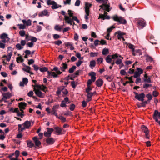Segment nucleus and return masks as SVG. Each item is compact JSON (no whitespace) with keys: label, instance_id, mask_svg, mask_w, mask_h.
I'll use <instances>...</instances> for the list:
<instances>
[{"label":"nucleus","instance_id":"22","mask_svg":"<svg viewBox=\"0 0 160 160\" xmlns=\"http://www.w3.org/2000/svg\"><path fill=\"white\" fill-rule=\"evenodd\" d=\"M54 140L52 138H49L46 139V142L48 144L51 145L53 144L54 142Z\"/></svg>","mask_w":160,"mask_h":160},{"label":"nucleus","instance_id":"47","mask_svg":"<svg viewBox=\"0 0 160 160\" xmlns=\"http://www.w3.org/2000/svg\"><path fill=\"white\" fill-rule=\"evenodd\" d=\"M18 26H19V28L20 29H24L26 28L25 25L24 24H18Z\"/></svg>","mask_w":160,"mask_h":160},{"label":"nucleus","instance_id":"42","mask_svg":"<svg viewBox=\"0 0 160 160\" xmlns=\"http://www.w3.org/2000/svg\"><path fill=\"white\" fill-rule=\"evenodd\" d=\"M144 58L146 60H152L153 58L151 56L148 55H146L144 56Z\"/></svg>","mask_w":160,"mask_h":160},{"label":"nucleus","instance_id":"54","mask_svg":"<svg viewBox=\"0 0 160 160\" xmlns=\"http://www.w3.org/2000/svg\"><path fill=\"white\" fill-rule=\"evenodd\" d=\"M56 112V110H54V109H52L51 113L52 114L55 115L57 118H58V116Z\"/></svg>","mask_w":160,"mask_h":160},{"label":"nucleus","instance_id":"34","mask_svg":"<svg viewBox=\"0 0 160 160\" xmlns=\"http://www.w3.org/2000/svg\"><path fill=\"white\" fill-rule=\"evenodd\" d=\"M62 92L63 94V97H65L68 94V92L66 89H65V87L64 86V88L62 90Z\"/></svg>","mask_w":160,"mask_h":160},{"label":"nucleus","instance_id":"48","mask_svg":"<svg viewBox=\"0 0 160 160\" xmlns=\"http://www.w3.org/2000/svg\"><path fill=\"white\" fill-rule=\"evenodd\" d=\"M146 96L148 98V100H149V101H150L152 99V97L150 93H148L147 94Z\"/></svg>","mask_w":160,"mask_h":160},{"label":"nucleus","instance_id":"62","mask_svg":"<svg viewBox=\"0 0 160 160\" xmlns=\"http://www.w3.org/2000/svg\"><path fill=\"white\" fill-rule=\"evenodd\" d=\"M37 39L35 38V37H32V38H31V42H32V43H34V42H37Z\"/></svg>","mask_w":160,"mask_h":160},{"label":"nucleus","instance_id":"26","mask_svg":"<svg viewBox=\"0 0 160 160\" xmlns=\"http://www.w3.org/2000/svg\"><path fill=\"white\" fill-rule=\"evenodd\" d=\"M27 147L29 148H32L34 146V144L31 140H28L27 141Z\"/></svg>","mask_w":160,"mask_h":160},{"label":"nucleus","instance_id":"39","mask_svg":"<svg viewBox=\"0 0 160 160\" xmlns=\"http://www.w3.org/2000/svg\"><path fill=\"white\" fill-rule=\"evenodd\" d=\"M104 77L109 82H111L112 80L111 76L106 75L104 76Z\"/></svg>","mask_w":160,"mask_h":160},{"label":"nucleus","instance_id":"50","mask_svg":"<svg viewBox=\"0 0 160 160\" xmlns=\"http://www.w3.org/2000/svg\"><path fill=\"white\" fill-rule=\"evenodd\" d=\"M55 1L51 0H47V3L48 5H52L54 3Z\"/></svg>","mask_w":160,"mask_h":160},{"label":"nucleus","instance_id":"6","mask_svg":"<svg viewBox=\"0 0 160 160\" xmlns=\"http://www.w3.org/2000/svg\"><path fill=\"white\" fill-rule=\"evenodd\" d=\"M141 128L142 131L145 134V138L147 139H150V136L149 134V131L148 128L144 125H142Z\"/></svg>","mask_w":160,"mask_h":160},{"label":"nucleus","instance_id":"2","mask_svg":"<svg viewBox=\"0 0 160 160\" xmlns=\"http://www.w3.org/2000/svg\"><path fill=\"white\" fill-rule=\"evenodd\" d=\"M65 21L66 23L70 25H72V22L74 21H76L78 23H79L80 22L79 20L78 19L77 17L74 16H73L71 18L69 17L68 16H65Z\"/></svg>","mask_w":160,"mask_h":160},{"label":"nucleus","instance_id":"15","mask_svg":"<svg viewBox=\"0 0 160 160\" xmlns=\"http://www.w3.org/2000/svg\"><path fill=\"white\" fill-rule=\"evenodd\" d=\"M44 16H49L48 11L47 10H44L38 13V16L39 17H42Z\"/></svg>","mask_w":160,"mask_h":160},{"label":"nucleus","instance_id":"1","mask_svg":"<svg viewBox=\"0 0 160 160\" xmlns=\"http://www.w3.org/2000/svg\"><path fill=\"white\" fill-rule=\"evenodd\" d=\"M112 18L114 21L118 22L119 24H125L127 23L126 20L123 17L118 16L117 15L113 16Z\"/></svg>","mask_w":160,"mask_h":160},{"label":"nucleus","instance_id":"36","mask_svg":"<svg viewBox=\"0 0 160 160\" xmlns=\"http://www.w3.org/2000/svg\"><path fill=\"white\" fill-rule=\"evenodd\" d=\"M76 68V67L75 66H73L71 68H70L68 72L70 73H73L75 69Z\"/></svg>","mask_w":160,"mask_h":160},{"label":"nucleus","instance_id":"28","mask_svg":"<svg viewBox=\"0 0 160 160\" xmlns=\"http://www.w3.org/2000/svg\"><path fill=\"white\" fill-rule=\"evenodd\" d=\"M0 38L1 39H7L8 41H9L10 39L8 37V35L5 33H3L0 36Z\"/></svg>","mask_w":160,"mask_h":160},{"label":"nucleus","instance_id":"53","mask_svg":"<svg viewBox=\"0 0 160 160\" xmlns=\"http://www.w3.org/2000/svg\"><path fill=\"white\" fill-rule=\"evenodd\" d=\"M86 93H87L86 95L87 98H92V97L93 95V93H92V92H88Z\"/></svg>","mask_w":160,"mask_h":160},{"label":"nucleus","instance_id":"12","mask_svg":"<svg viewBox=\"0 0 160 160\" xmlns=\"http://www.w3.org/2000/svg\"><path fill=\"white\" fill-rule=\"evenodd\" d=\"M34 90L35 91V94L38 97L41 98H43L45 96V94L39 90L36 89L35 87H34Z\"/></svg>","mask_w":160,"mask_h":160},{"label":"nucleus","instance_id":"11","mask_svg":"<svg viewBox=\"0 0 160 160\" xmlns=\"http://www.w3.org/2000/svg\"><path fill=\"white\" fill-rule=\"evenodd\" d=\"M34 123V122L32 121H26L22 125L27 129H28L31 126H32Z\"/></svg>","mask_w":160,"mask_h":160},{"label":"nucleus","instance_id":"5","mask_svg":"<svg viewBox=\"0 0 160 160\" xmlns=\"http://www.w3.org/2000/svg\"><path fill=\"white\" fill-rule=\"evenodd\" d=\"M135 94V98L138 100L142 101L144 100V98H145L146 95L143 93H142L140 94H138V93L136 92H133Z\"/></svg>","mask_w":160,"mask_h":160},{"label":"nucleus","instance_id":"38","mask_svg":"<svg viewBox=\"0 0 160 160\" xmlns=\"http://www.w3.org/2000/svg\"><path fill=\"white\" fill-rule=\"evenodd\" d=\"M96 1L99 3H102V4H107L108 2V0H95Z\"/></svg>","mask_w":160,"mask_h":160},{"label":"nucleus","instance_id":"61","mask_svg":"<svg viewBox=\"0 0 160 160\" xmlns=\"http://www.w3.org/2000/svg\"><path fill=\"white\" fill-rule=\"evenodd\" d=\"M87 102L85 100L83 101L82 102V106L83 108H85L87 105Z\"/></svg>","mask_w":160,"mask_h":160},{"label":"nucleus","instance_id":"4","mask_svg":"<svg viewBox=\"0 0 160 160\" xmlns=\"http://www.w3.org/2000/svg\"><path fill=\"white\" fill-rule=\"evenodd\" d=\"M99 7L100 8L99 10L102 9L103 11H107L108 12H109L112 9V8L110 7V4L108 3L107 4H102Z\"/></svg>","mask_w":160,"mask_h":160},{"label":"nucleus","instance_id":"30","mask_svg":"<svg viewBox=\"0 0 160 160\" xmlns=\"http://www.w3.org/2000/svg\"><path fill=\"white\" fill-rule=\"evenodd\" d=\"M109 53V50L106 48H104L102 51V53L103 55H107Z\"/></svg>","mask_w":160,"mask_h":160},{"label":"nucleus","instance_id":"59","mask_svg":"<svg viewBox=\"0 0 160 160\" xmlns=\"http://www.w3.org/2000/svg\"><path fill=\"white\" fill-rule=\"evenodd\" d=\"M65 102L66 103H69V100L68 98V97H65L64 98V100L62 101V102Z\"/></svg>","mask_w":160,"mask_h":160},{"label":"nucleus","instance_id":"55","mask_svg":"<svg viewBox=\"0 0 160 160\" xmlns=\"http://www.w3.org/2000/svg\"><path fill=\"white\" fill-rule=\"evenodd\" d=\"M137 105L138 108H140L141 107H145L144 104L142 102L141 103H140L139 102L137 103Z\"/></svg>","mask_w":160,"mask_h":160},{"label":"nucleus","instance_id":"37","mask_svg":"<svg viewBox=\"0 0 160 160\" xmlns=\"http://www.w3.org/2000/svg\"><path fill=\"white\" fill-rule=\"evenodd\" d=\"M90 12V11H85V19L86 20L88 19L89 18L88 16L89 15Z\"/></svg>","mask_w":160,"mask_h":160},{"label":"nucleus","instance_id":"40","mask_svg":"<svg viewBox=\"0 0 160 160\" xmlns=\"http://www.w3.org/2000/svg\"><path fill=\"white\" fill-rule=\"evenodd\" d=\"M52 70L55 71L56 73L58 74H59V75L61 74L62 73L59 70H58V68L56 67H54Z\"/></svg>","mask_w":160,"mask_h":160},{"label":"nucleus","instance_id":"63","mask_svg":"<svg viewBox=\"0 0 160 160\" xmlns=\"http://www.w3.org/2000/svg\"><path fill=\"white\" fill-rule=\"evenodd\" d=\"M54 43L55 44L59 46L62 43V42L60 40H58L57 41L54 42Z\"/></svg>","mask_w":160,"mask_h":160},{"label":"nucleus","instance_id":"24","mask_svg":"<svg viewBox=\"0 0 160 160\" xmlns=\"http://www.w3.org/2000/svg\"><path fill=\"white\" fill-rule=\"evenodd\" d=\"M47 73L48 75L50 76V75H51V76H52L53 78H56L58 77V74L57 73H56L54 72H49V71H48Z\"/></svg>","mask_w":160,"mask_h":160},{"label":"nucleus","instance_id":"32","mask_svg":"<svg viewBox=\"0 0 160 160\" xmlns=\"http://www.w3.org/2000/svg\"><path fill=\"white\" fill-rule=\"evenodd\" d=\"M96 65V62L95 61H91L90 62L89 66L92 69Z\"/></svg>","mask_w":160,"mask_h":160},{"label":"nucleus","instance_id":"29","mask_svg":"<svg viewBox=\"0 0 160 160\" xmlns=\"http://www.w3.org/2000/svg\"><path fill=\"white\" fill-rule=\"evenodd\" d=\"M68 68L67 64L65 63H63L62 64V67H61V70L62 71H65V70Z\"/></svg>","mask_w":160,"mask_h":160},{"label":"nucleus","instance_id":"31","mask_svg":"<svg viewBox=\"0 0 160 160\" xmlns=\"http://www.w3.org/2000/svg\"><path fill=\"white\" fill-rule=\"evenodd\" d=\"M62 28V26H60L59 25H56L54 29L58 31H61Z\"/></svg>","mask_w":160,"mask_h":160},{"label":"nucleus","instance_id":"7","mask_svg":"<svg viewBox=\"0 0 160 160\" xmlns=\"http://www.w3.org/2000/svg\"><path fill=\"white\" fill-rule=\"evenodd\" d=\"M2 98L0 100V102H2L3 101L6 102V100L10 98L12 96V94L10 92H6L2 94Z\"/></svg>","mask_w":160,"mask_h":160},{"label":"nucleus","instance_id":"20","mask_svg":"<svg viewBox=\"0 0 160 160\" xmlns=\"http://www.w3.org/2000/svg\"><path fill=\"white\" fill-rule=\"evenodd\" d=\"M22 22H23V24L26 26H30L31 25V20L30 19H28L27 21L23 19L22 20Z\"/></svg>","mask_w":160,"mask_h":160},{"label":"nucleus","instance_id":"44","mask_svg":"<svg viewBox=\"0 0 160 160\" xmlns=\"http://www.w3.org/2000/svg\"><path fill=\"white\" fill-rule=\"evenodd\" d=\"M39 70L42 72H44L46 71H48V68H47L44 67L40 68L39 69Z\"/></svg>","mask_w":160,"mask_h":160},{"label":"nucleus","instance_id":"14","mask_svg":"<svg viewBox=\"0 0 160 160\" xmlns=\"http://www.w3.org/2000/svg\"><path fill=\"white\" fill-rule=\"evenodd\" d=\"M36 147H39L41 144V142L38 139V137H34L32 138Z\"/></svg>","mask_w":160,"mask_h":160},{"label":"nucleus","instance_id":"46","mask_svg":"<svg viewBox=\"0 0 160 160\" xmlns=\"http://www.w3.org/2000/svg\"><path fill=\"white\" fill-rule=\"evenodd\" d=\"M16 47L18 50H21L23 48V47L19 43L17 44L16 45Z\"/></svg>","mask_w":160,"mask_h":160},{"label":"nucleus","instance_id":"49","mask_svg":"<svg viewBox=\"0 0 160 160\" xmlns=\"http://www.w3.org/2000/svg\"><path fill=\"white\" fill-rule=\"evenodd\" d=\"M152 86L151 84H149L148 83H145L143 84V88H144L146 89L147 88L151 87Z\"/></svg>","mask_w":160,"mask_h":160},{"label":"nucleus","instance_id":"21","mask_svg":"<svg viewBox=\"0 0 160 160\" xmlns=\"http://www.w3.org/2000/svg\"><path fill=\"white\" fill-rule=\"evenodd\" d=\"M27 104L25 102H21L19 103V107L20 109H25Z\"/></svg>","mask_w":160,"mask_h":160},{"label":"nucleus","instance_id":"3","mask_svg":"<svg viewBox=\"0 0 160 160\" xmlns=\"http://www.w3.org/2000/svg\"><path fill=\"white\" fill-rule=\"evenodd\" d=\"M118 58L117 60H122L123 58L120 55L116 53L114 54L108 55L106 58V60H112V59H117L118 58Z\"/></svg>","mask_w":160,"mask_h":160},{"label":"nucleus","instance_id":"64","mask_svg":"<svg viewBox=\"0 0 160 160\" xmlns=\"http://www.w3.org/2000/svg\"><path fill=\"white\" fill-rule=\"evenodd\" d=\"M44 135L46 137L49 138L51 136V134L47 132H44Z\"/></svg>","mask_w":160,"mask_h":160},{"label":"nucleus","instance_id":"45","mask_svg":"<svg viewBox=\"0 0 160 160\" xmlns=\"http://www.w3.org/2000/svg\"><path fill=\"white\" fill-rule=\"evenodd\" d=\"M98 19H102V20H104L105 19H110V17L108 15H105L102 18H99V17Z\"/></svg>","mask_w":160,"mask_h":160},{"label":"nucleus","instance_id":"13","mask_svg":"<svg viewBox=\"0 0 160 160\" xmlns=\"http://www.w3.org/2000/svg\"><path fill=\"white\" fill-rule=\"evenodd\" d=\"M153 118L156 122H158V118H160V112H158V110H155L153 115Z\"/></svg>","mask_w":160,"mask_h":160},{"label":"nucleus","instance_id":"8","mask_svg":"<svg viewBox=\"0 0 160 160\" xmlns=\"http://www.w3.org/2000/svg\"><path fill=\"white\" fill-rule=\"evenodd\" d=\"M12 49L11 47H9L8 48V54L7 55H4L2 57V58H6V60H10L11 57L12 55Z\"/></svg>","mask_w":160,"mask_h":160},{"label":"nucleus","instance_id":"9","mask_svg":"<svg viewBox=\"0 0 160 160\" xmlns=\"http://www.w3.org/2000/svg\"><path fill=\"white\" fill-rule=\"evenodd\" d=\"M137 25L140 28H142L146 26V22L144 19L140 18L137 20Z\"/></svg>","mask_w":160,"mask_h":160},{"label":"nucleus","instance_id":"51","mask_svg":"<svg viewBox=\"0 0 160 160\" xmlns=\"http://www.w3.org/2000/svg\"><path fill=\"white\" fill-rule=\"evenodd\" d=\"M159 95V93L156 90L153 91L152 92V95L155 97H157Z\"/></svg>","mask_w":160,"mask_h":160},{"label":"nucleus","instance_id":"52","mask_svg":"<svg viewBox=\"0 0 160 160\" xmlns=\"http://www.w3.org/2000/svg\"><path fill=\"white\" fill-rule=\"evenodd\" d=\"M107 12H107V11H104V14H100L99 16V18H102L105 15H107Z\"/></svg>","mask_w":160,"mask_h":160},{"label":"nucleus","instance_id":"60","mask_svg":"<svg viewBox=\"0 0 160 160\" xmlns=\"http://www.w3.org/2000/svg\"><path fill=\"white\" fill-rule=\"evenodd\" d=\"M140 75L139 74L137 71H136L134 73L133 77L135 78H137L138 77H139Z\"/></svg>","mask_w":160,"mask_h":160},{"label":"nucleus","instance_id":"41","mask_svg":"<svg viewBox=\"0 0 160 160\" xmlns=\"http://www.w3.org/2000/svg\"><path fill=\"white\" fill-rule=\"evenodd\" d=\"M25 31L24 30H21L19 32V35L22 37H23L24 36H25Z\"/></svg>","mask_w":160,"mask_h":160},{"label":"nucleus","instance_id":"43","mask_svg":"<svg viewBox=\"0 0 160 160\" xmlns=\"http://www.w3.org/2000/svg\"><path fill=\"white\" fill-rule=\"evenodd\" d=\"M32 37V36L29 35L28 34H27L25 35V39L27 41L31 40Z\"/></svg>","mask_w":160,"mask_h":160},{"label":"nucleus","instance_id":"57","mask_svg":"<svg viewBox=\"0 0 160 160\" xmlns=\"http://www.w3.org/2000/svg\"><path fill=\"white\" fill-rule=\"evenodd\" d=\"M92 89V88L90 85H87V88L86 89V92H90Z\"/></svg>","mask_w":160,"mask_h":160},{"label":"nucleus","instance_id":"19","mask_svg":"<svg viewBox=\"0 0 160 160\" xmlns=\"http://www.w3.org/2000/svg\"><path fill=\"white\" fill-rule=\"evenodd\" d=\"M89 75L91 76V79L93 82H94L96 79V73L94 72H92L89 73Z\"/></svg>","mask_w":160,"mask_h":160},{"label":"nucleus","instance_id":"58","mask_svg":"<svg viewBox=\"0 0 160 160\" xmlns=\"http://www.w3.org/2000/svg\"><path fill=\"white\" fill-rule=\"evenodd\" d=\"M137 70L138 71L137 72L140 75L143 72V70L142 69L139 68H137Z\"/></svg>","mask_w":160,"mask_h":160},{"label":"nucleus","instance_id":"25","mask_svg":"<svg viewBox=\"0 0 160 160\" xmlns=\"http://www.w3.org/2000/svg\"><path fill=\"white\" fill-rule=\"evenodd\" d=\"M55 129L56 130V132L57 133L58 135H60L62 134V129L61 128L56 127L55 128Z\"/></svg>","mask_w":160,"mask_h":160},{"label":"nucleus","instance_id":"27","mask_svg":"<svg viewBox=\"0 0 160 160\" xmlns=\"http://www.w3.org/2000/svg\"><path fill=\"white\" fill-rule=\"evenodd\" d=\"M64 86H61L58 88V90L56 92V93L58 95H60L62 89H63Z\"/></svg>","mask_w":160,"mask_h":160},{"label":"nucleus","instance_id":"17","mask_svg":"<svg viewBox=\"0 0 160 160\" xmlns=\"http://www.w3.org/2000/svg\"><path fill=\"white\" fill-rule=\"evenodd\" d=\"M65 45L68 48H69L71 50H73L74 49V48L73 46V44L72 42H66L65 43Z\"/></svg>","mask_w":160,"mask_h":160},{"label":"nucleus","instance_id":"23","mask_svg":"<svg viewBox=\"0 0 160 160\" xmlns=\"http://www.w3.org/2000/svg\"><path fill=\"white\" fill-rule=\"evenodd\" d=\"M92 4L88 2L85 3V10L90 11V8L92 7Z\"/></svg>","mask_w":160,"mask_h":160},{"label":"nucleus","instance_id":"35","mask_svg":"<svg viewBox=\"0 0 160 160\" xmlns=\"http://www.w3.org/2000/svg\"><path fill=\"white\" fill-rule=\"evenodd\" d=\"M52 9H56L58 8L59 7H61V6L58 5L57 3L55 2L52 5Z\"/></svg>","mask_w":160,"mask_h":160},{"label":"nucleus","instance_id":"16","mask_svg":"<svg viewBox=\"0 0 160 160\" xmlns=\"http://www.w3.org/2000/svg\"><path fill=\"white\" fill-rule=\"evenodd\" d=\"M116 33L118 34L117 38L119 40H121L122 39L123 41H125V39L123 36L124 34L122 32L118 31L116 32Z\"/></svg>","mask_w":160,"mask_h":160},{"label":"nucleus","instance_id":"33","mask_svg":"<svg viewBox=\"0 0 160 160\" xmlns=\"http://www.w3.org/2000/svg\"><path fill=\"white\" fill-rule=\"evenodd\" d=\"M18 126L19 132H21L26 129L24 127H22V125L21 124H18Z\"/></svg>","mask_w":160,"mask_h":160},{"label":"nucleus","instance_id":"18","mask_svg":"<svg viewBox=\"0 0 160 160\" xmlns=\"http://www.w3.org/2000/svg\"><path fill=\"white\" fill-rule=\"evenodd\" d=\"M103 83V80L101 78L98 79L96 82V85L98 87H101Z\"/></svg>","mask_w":160,"mask_h":160},{"label":"nucleus","instance_id":"10","mask_svg":"<svg viewBox=\"0 0 160 160\" xmlns=\"http://www.w3.org/2000/svg\"><path fill=\"white\" fill-rule=\"evenodd\" d=\"M32 86L34 87H35L36 88H37L38 89H40V90H42V91L45 92H47L48 91L47 90H46V89L47 88V87L43 85H32Z\"/></svg>","mask_w":160,"mask_h":160},{"label":"nucleus","instance_id":"56","mask_svg":"<svg viewBox=\"0 0 160 160\" xmlns=\"http://www.w3.org/2000/svg\"><path fill=\"white\" fill-rule=\"evenodd\" d=\"M75 108V105L74 104H71L70 107L69 109L71 111H73L74 110Z\"/></svg>","mask_w":160,"mask_h":160}]
</instances>
